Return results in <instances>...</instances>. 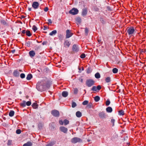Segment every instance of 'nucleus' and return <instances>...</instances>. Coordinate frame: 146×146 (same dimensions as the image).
Segmentation results:
<instances>
[{"mask_svg":"<svg viewBox=\"0 0 146 146\" xmlns=\"http://www.w3.org/2000/svg\"><path fill=\"white\" fill-rule=\"evenodd\" d=\"M45 82L42 80L38 82L36 84V89L38 91H43L45 87Z\"/></svg>","mask_w":146,"mask_h":146,"instance_id":"f257e3e1","label":"nucleus"},{"mask_svg":"<svg viewBox=\"0 0 146 146\" xmlns=\"http://www.w3.org/2000/svg\"><path fill=\"white\" fill-rule=\"evenodd\" d=\"M94 82L91 80H87L86 82V84L87 86L90 87L94 85Z\"/></svg>","mask_w":146,"mask_h":146,"instance_id":"f03ea898","label":"nucleus"},{"mask_svg":"<svg viewBox=\"0 0 146 146\" xmlns=\"http://www.w3.org/2000/svg\"><path fill=\"white\" fill-rule=\"evenodd\" d=\"M78 10L75 8H73L71 10L69 11L70 13L73 15H75L77 14L78 12Z\"/></svg>","mask_w":146,"mask_h":146,"instance_id":"7ed1b4c3","label":"nucleus"},{"mask_svg":"<svg viewBox=\"0 0 146 146\" xmlns=\"http://www.w3.org/2000/svg\"><path fill=\"white\" fill-rule=\"evenodd\" d=\"M66 38H68L71 36L73 35V33H71V31L70 30H67L66 31Z\"/></svg>","mask_w":146,"mask_h":146,"instance_id":"20e7f679","label":"nucleus"},{"mask_svg":"<svg viewBox=\"0 0 146 146\" xmlns=\"http://www.w3.org/2000/svg\"><path fill=\"white\" fill-rule=\"evenodd\" d=\"M82 141L81 139L78 137H75L72 138L71 140V142L74 143Z\"/></svg>","mask_w":146,"mask_h":146,"instance_id":"39448f33","label":"nucleus"},{"mask_svg":"<svg viewBox=\"0 0 146 146\" xmlns=\"http://www.w3.org/2000/svg\"><path fill=\"white\" fill-rule=\"evenodd\" d=\"M51 113L55 117H58L59 115V111L56 110H52L51 112Z\"/></svg>","mask_w":146,"mask_h":146,"instance_id":"423d86ee","label":"nucleus"},{"mask_svg":"<svg viewBox=\"0 0 146 146\" xmlns=\"http://www.w3.org/2000/svg\"><path fill=\"white\" fill-rule=\"evenodd\" d=\"M135 31L134 28L132 27L130 28L127 29V32L129 35L133 34Z\"/></svg>","mask_w":146,"mask_h":146,"instance_id":"0eeeda50","label":"nucleus"},{"mask_svg":"<svg viewBox=\"0 0 146 146\" xmlns=\"http://www.w3.org/2000/svg\"><path fill=\"white\" fill-rule=\"evenodd\" d=\"M39 4L37 2H34L33 3L32 7L35 9H37L39 6Z\"/></svg>","mask_w":146,"mask_h":146,"instance_id":"6e6552de","label":"nucleus"},{"mask_svg":"<svg viewBox=\"0 0 146 146\" xmlns=\"http://www.w3.org/2000/svg\"><path fill=\"white\" fill-rule=\"evenodd\" d=\"M60 130L64 133H66L68 129L67 128L64 127H60Z\"/></svg>","mask_w":146,"mask_h":146,"instance_id":"1a4fd4ad","label":"nucleus"},{"mask_svg":"<svg viewBox=\"0 0 146 146\" xmlns=\"http://www.w3.org/2000/svg\"><path fill=\"white\" fill-rule=\"evenodd\" d=\"M29 54L31 57H33L35 55V53L34 51L32 50L29 52Z\"/></svg>","mask_w":146,"mask_h":146,"instance_id":"9d476101","label":"nucleus"},{"mask_svg":"<svg viewBox=\"0 0 146 146\" xmlns=\"http://www.w3.org/2000/svg\"><path fill=\"white\" fill-rule=\"evenodd\" d=\"M13 74L14 76L16 77H17L19 76V73L18 71L16 70L14 72Z\"/></svg>","mask_w":146,"mask_h":146,"instance_id":"9b49d317","label":"nucleus"},{"mask_svg":"<svg viewBox=\"0 0 146 146\" xmlns=\"http://www.w3.org/2000/svg\"><path fill=\"white\" fill-rule=\"evenodd\" d=\"M76 116L78 117H80L82 115V114L81 112L80 111H77L76 113Z\"/></svg>","mask_w":146,"mask_h":146,"instance_id":"f8f14e48","label":"nucleus"},{"mask_svg":"<svg viewBox=\"0 0 146 146\" xmlns=\"http://www.w3.org/2000/svg\"><path fill=\"white\" fill-rule=\"evenodd\" d=\"M99 116L101 118L104 117L105 115L104 112H101L99 114Z\"/></svg>","mask_w":146,"mask_h":146,"instance_id":"ddd939ff","label":"nucleus"},{"mask_svg":"<svg viewBox=\"0 0 146 146\" xmlns=\"http://www.w3.org/2000/svg\"><path fill=\"white\" fill-rule=\"evenodd\" d=\"M56 33V31L55 30H54L49 33V35L52 36L55 35Z\"/></svg>","mask_w":146,"mask_h":146,"instance_id":"4468645a","label":"nucleus"},{"mask_svg":"<svg viewBox=\"0 0 146 146\" xmlns=\"http://www.w3.org/2000/svg\"><path fill=\"white\" fill-rule=\"evenodd\" d=\"M68 92L66 91L63 92L62 93V96L64 97H67L68 95Z\"/></svg>","mask_w":146,"mask_h":146,"instance_id":"2eb2a0df","label":"nucleus"},{"mask_svg":"<svg viewBox=\"0 0 146 146\" xmlns=\"http://www.w3.org/2000/svg\"><path fill=\"white\" fill-rule=\"evenodd\" d=\"M106 110L107 112H111L112 111V109L111 107H109L106 108Z\"/></svg>","mask_w":146,"mask_h":146,"instance_id":"dca6fc26","label":"nucleus"},{"mask_svg":"<svg viewBox=\"0 0 146 146\" xmlns=\"http://www.w3.org/2000/svg\"><path fill=\"white\" fill-rule=\"evenodd\" d=\"M72 49L74 51H77L78 50L77 46L76 45H73Z\"/></svg>","mask_w":146,"mask_h":146,"instance_id":"f3484780","label":"nucleus"},{"mask_svg":"<svg viewBox=\"0 0 146 146\" xmlns=\"http://www.w3.org/2000/svg\"><path fill=\"white\" fill-rule=\"evenodd\" d=\"M32 145V144L31 142H29L24 144L23 146H31Z\"/></svg>","mask_w":146,"mask_h":146,"instance_id":"a211bd4d","label":"nucleus"},{"mask_svg":"<svg viewBox=\"0 0 146 146\" xmlns=\"http://www.w3.org/2000/svg\"><path fill=\"white\" fill-rule=\"evenodd\" d=\"M64 44L65 46L68 47L70 44V43L67 40L65 42Z\"/></svg>","mask_w":146,"mask_h":146,"instance_id":"6ab92c4d","label":"nucleus"},{"mask_svg":"<svg viewBox=\"0 0 146 146\" xmlns=\"http://www.w3.org/2000/svg\"><path fill=\"white\" fill-rule=\"evenodd\" d=\"M32 106L33 108L36 109L38 107V105L36 103H34L32 104Z\"/></svg>","mask_w":146,"mask_h":146,"instance_id":"aec40b11","label":"nucleus"},{"mask_svg":"<svg viewBox=\"0 0 146 146\" xmlns=\"http://www.w3.org/2000/svg\"><path fill=\"white\" fill-rule=\"evenodd\" d=\"M94 99L95 102H98L100 100V98L98 96H96L94 98Z\"/></svg>","mask_w":146,"mask_h":146,"instance_id":"412c9836","label":"nucleus"},{"mask_svg":"<svg viewBox=\"0 0 146 146\" xmlns=\"http://www.w3.org/2000/svg\"><path fill=\"white\" fill-rule=\"evenodd\" d=\"M20 105L22 107H25L26 105V102L25 101H23L22 103L20 104Z\"/></svg>","mask_w":146,"mask_h":146,"instance_id":"4be33fe9","label":"nucleus"},{"mask_svg":"<svg viewBox=\"0 0 146 146\" xmlns=\"http://www.w3.org/2000/svg\"><path fill=\"white\" fill-rule=\"evenodd\" d=\"M95 76L96 78H99L100 77V76L99 73H97L95 74Z\"/></svg>","mask_w":146,"mask_h":146,"instance_id":"5701e85b","label":"nucleus"},{"mask_svg":"<svg viewBox=\"0 0 146 146\" xmlns=\"http://www.w3.org/2000/svg\"><path fill=\"white\" fill-rule=\"evenodd\" d=\"M32 76L31 74H29L27 75V80H29L32 78Z\"/></svg>","mask_w":146,"mask_h":146,"instance_id":"b1692460","label":"nucleus"},{"mask_svg":"<svg viewBox=\"0 0 146 146\" xmlns=\"http://www.w3.org/2000/svg\"><path fill=\"white\" fill-rule=\"evenodd\" d=\"M14 114V112L13 111H11L9 114V116L12 117L13 116Z\"/></svg>","mask_w":146,"mask_h":146,"instance_id":"393cba45","label":"nucleus"},{"mask_svg":"<svg viewBox=\"0 0 146 146\" xmlns=\"http://www.w3.org/2000/svg\"><path fill=\"white\" fill-rule=\"evenodd\" d=\"M87 11L86 9H84L83 10L82 14L83 15H85L87 13Z\"/></svg>","mask_w":146,"mask_h":146,"instance_id":"a878e982","label":"nucleus"},{"mask_svg":"<svg viewBox=\"0 0 146 146\" xmlns=\"http://www.w3.org/2000/svg\"><path fill=\"white\" fill-rule=\"evenodd\" d=\"M118 69L116 68H114L112 70V72L114 73H116L117 72Z\"/></svg>","mask_w":146,"mask_h":146,"instance_id":"bb28decb","label":"nucleus"},{"mask_svg":"<svg viewBox=\"0 0 146 146\" xmlns=\"http://www.w3.org/2000/svg\"><path fill=\"white\" fill-rule=\"evenodd\" d=\"M119 113L120 115H123L124 114V112L123 110H120L119 111Z\"/></svg>","mask_w":146,"mask_h":146,"instance_id":"cd10ccee","label":"nucleus"},{"mask_svg":"<svg viewBox=\"0 0 146 146\" xmlns=\"http://www.w3.org/2000/svg\"><path fill=\"white\" fill-rule=\"evenodd\" d=\"M26 34L28 36H30L31 35L30 32L29 31H26Z\"/></svg>","mask_w":146,"mask_h":146,"instance_id":"c85d7f7f","label":"nucleus"},{"mask_svg":"<svg viewBox=\"0 0 146 146\" xmlns=\"http://www.w3.org/2000/svg\"><path fill=\"white\" fill-rule=\"evenodd\" d=\"M64 122L65 125H66L68 124L69 121L66 119H65L64 121Z\"/></svg>","mask_w":146,"mask_h":146,"instance_id":"c756f323","label":"nucleus"},{"mask_svg":"<svg viewBox=\"0 0 146 146\" xmlns=\"http://www.w3.org/2000/svg\"><path fill=\"white\" fill-rule=\"evenodd\" d=\"M88 101L87 100H85L82 103V104L84 105H86L88 103Z\"/></svg>","mask_w":146,"mask_h":146,"instance_id":"7c9ffc66","label":"nucleus"},{"mask_svg":"<svg viewBox=\"0 0 146 146\" xmlns=\"http://www.w3.org/2000/svg\"><path fill=\"white\" fill-rule=\"evenodd\" d=\"M78 89L76 88H74V93L75 94H76L78 93Z\"/></svg>","mask_w":146,"mask_h":146,"instance_id":"2f4dec72","label":"nucleus"},{"mask_svg":"<svg viewBox=\"0 0 146 146\" xmlns=\"http://www.w3.org/2000/svg\"><path fill=\"white\" fill-rule=\"evenodd\" d=\"M106 81L107 82H109L110 81V78L109 77H108L106 79Z\"/></svg>","mask_w":146,"mask_h":146,"instance_id":"473e14b6","label":"nucleus"},{"mask_svg":"<svg viewBox=\"0 0 146 146\" xmlns=\"http://www.w3.org/2000/svg\"><path fill=\"white\" fill-rule=\"evenodd\" d=\"M33 29L35 32L37 30V28L35 26H33L32 28Z\"/></svg>","mask_w":146,"mask_h":146,"instance_id":"72a5a7b5","label":"nucleus"},{"mask_svg":"<svg viewBox=\"0 0 146 146\" xmlns=\"http://www.w3.org/2000/svg\"><path fill=\"white\" fill-rule=\"evenodd\" d=\"M31 102L30 101H28L27 102H26V105L29 106H30L31 104Z\"/></svg>","mask_w":146,"mask_h":146,"instance_id":"f704fd0d","label":"nucleus"},{"mask_svg":"<svg viewBox=\"0 0 146 146\" xmlns=\"http://www.w3.org/2000/svg\"><path fill=\"white\" fill-rule=\"evenodd\" d=\"M92 90L94 91H96L97 90V88L96 86H93L92 89Z\"/></svg>","mask_w":146,"mask_h":146,"instance_id":"c9c22d12","label":"nucleus"},{"mask_svg":"<svg viewBox=\"0 0 146 146\" xmlns=\"http://www.w3.org/2000/svg\"><path fill=\"white\" fill-rule=\"evenodd\" d=\"M21 133V131L20 129H17L16 131V133L17 134H20Z\"/></svg>","mask_w":146,"mask_h":146,"instance_id":"e433bc0d","label":"nucleus"},{"mask_svg":"<svg viewBox=\"0 0 146 146\" xmlns=\"http://www.w3.org/2000/svg\"><path fill=\"white\" fill-rule=\"evenodd\" d=\"M110 102L109 100H107L106 102V104L107 106H108L110 104Z\"/></svg>","mask_w":146,"mask_h":146,"instance_id":"4c0bfd02","label":"nucleus"},{"mask_svg":"<svg viewBox=\"0 0 146 146\" xmlns=\"http://www.w3.org/2000/svg\"><path fill=\"white\" fill-rule=\"evenodd\" d=\"M85 54H83L81 55L80 57L82 58H84L85 57Z\"/></svg>","mask_w":146,"mask_h":146,"instance_id":"58836bf2","label":"nucleus"},{"mask_svg":"<svg viewBox=\"0 0 146 146\" xmlns=\"http://www.w3.org/2000/svg\"><path fill=\"white\" fill-rule=\"evenodd\" d=\"M76 106V104L75 102H73L72 104V107L73 108H74Z\"/></svg>","mask_w":146,"mask_h":146,"instance_id":"ea45409f","label":"nucleus"},{"mask_svg":"<svg viewBox=\"0 0 146 146\" xmlns=\"http://www.w3.org/2000/svg\"><path fill=\"white\" fill-rule=\"evenodd\" d=\"M25 74L23 73H22L20 75V77L22 78H24L25 77Z\"/></svg>","mask_w":146,"mask_h":146,"instance_id":"a19ab883","label":"nucleus"},{"mask_svg":"<svg viewBox=\"0 0 146 146\" xmlns=\"http://www.w3.org/2000/svg\"><path fill=\"white\" fill-rule=\"evenodd\" d=\"M88 32V30L87 28H85V32L86 35H87Z\"/></svg>","mask_w":146,"mask_h":146,"instance_id":"79ce46f5","label":"nucleus"},{"mask_svg":"<svg viewBox=\"0 0 146 146\" xmlns=\"http://www.w3.org/2000/svg\"><path fill=\"white\" fill-rule=\"evenodd\" d=\"M53 145L52 143H50L46 145V146H52Z\"/></svg>","mask_w":146,"mask_h":146,"instance_id":"37998d69","label":"nucleus"},{"mask_svg":"<svg viewBox=\"0 0 146 146\" xmlns=\"http://www.w3.org/2000/svg\"><path fill=\"white\" fill-rule=\"evenodd\" d=\"M96 87L97 88V90H100L101 88V86L100 85L98 86L97 87Z\"/></svg>","mask_w":146,"mask_h":146,"instance_id":"c03bdc74","label":"nucleus"},{"mask_svg":"<svg viewBox=\"0 0 146 146\" xmlns=\"http://www.w3.org/2000/svg\"><path fill=\"white\" fill-rule=\"evenodd\" d=\"M59 123L61 125H62L63 124V122L62 120H60L59 121Z\"/></svg>","mask_w":146,"mask_h":146,"instance_id":"a18cd8bd","label":"nucleus"},{"mask_svg":"<svg viewBox=\"0 0 146 146\" xmlns=\"http://www.w3.org/2000/svg\"><path fill=\"white\" fill-rule=\"evenodd\" d=\"M115 122V120L113 119H111V122L112 123L113 125H114V123Z\"/></svg>","mask_w":146,"mask_h":146,"instance_id":"49530a36","label":"nucleus"},{"mask_svg":"<svg viewBox=\"0 0 146 146\" xmlns=\"http://www.w3.org/2000/svg\"><path fill=\"white\" fill-rule=\"evenodd\" d=\"M48 7H46L44 9V10L45 11L47 12L48 10Z\"/></svg>","mask_w":146,"mask_h":146,"instance_id":"de8ad7c7","label":"nucleus"},{"mask_svg":"<svg viewBox=\"0 0 146 146\" xmlns=\"http://www.w3.org/2000/svg\"><path fill=\"white\" fill-rule=\"evenodd\" d=\"M48 24L50 23L51 24L52 23V21L50 19H48Z\"/></svg>","mask_w":146,"mask_h":146,"instance_id":"09e8293b","label":"nucleus"},{"mask_svg":"<svg viewBox=\"0 0 146 146\" xmlns=\"http://www.w3.org/2000/svg\"><path fill=\"white\" fill-rule=\"evenodd\" d=\"M79 80L81 82H83V80L82 78H80L79 79Z\"/></svg>","mask_w":146,"mask_h":146,"instance_id":"8fccbe9b","label":"nucleus"},{"mask_svg":"<svg viewBox=\"0 0 146 146\" xmlns=\"http://www.w3.org/2000/svg\"><path fill=\"white\" fill-rule=\"evenodd\" d=\"M47 26H44V30H46V29H47Z\"/></svg>","mask_w":146,"mask_h":146,"instance_id":"3c124183","label":"nucleus"},{"mask_svg":"<svg viewBox=\"0 0 146 146\" xmlns=\"http://www.w3.org/2000/svg\"><path fill=\"white\" fill-rule=\"evenodd\" d=\"M2 23H3V24H6V23L5 21H3H3H2Z\"/></svg>","mask_w":146,"mask_h":146,"instance_id":"603ef678","label":"nucleus"},{"mask_svg":"<svg viewBox=\"0 0 146 146\" xmlns=\"http://www.w3.org/2000/svg\"><path fill=\"white\" fill-rule=\"evenodd\" d=\"M25 31H23V32H22V33H25Z\"/></svg>","mask_w":146,"mask_h":146,"instance_id":"864d4df0","label":"nucleus"},{"mask_svg":"<svg viewBox=\"0 0 146 146\" xmlns=\"http://www.w3.org/2000/svg\"><path fill=\"white\" fill-rule=\"evenodd\" d=\"M78 69L79 70H81V69L80 68H78Z\"/></svg>","mask_w":146,"mask_h":146,"instance_id":"5fc2aeb1","label":"nucleus"},{"mask_svg":"<svg viewBox=\"0 0 146 146\" xmlns=\"http://www.w3.org/2000/svg\"><path fill=\"white\" fill-rule=\"evenodd\" d=\"M26 98H28V96H26Z\"/></svg>","mask_w":146,"mask_h":146,"instance_id":"6e6d98bb","label":"nucleus"},{"mask_svg":"<svg viewBox=\"0 0 146 146\" xmlns=\"http://www.w3.org/2000/svg\"><path fill=\"white\" fill-rule=\"evenodd\" d=\"M29 10H30V11H31V9H29Z\"/></svg>","mask_w":146,"mask_h":146,"instance_id":"4d7b16f0","label":"nucleus"},{"mask_svg":"<svg viewBox=\"0 0 146 146\" xmlns=\"http://www.w3.org/2000/svg\"><path fill=\"white\" fill-rule=\"evenodd\" d=\"M19 71H20V72H22L21 70H19Z\"/></svg>","mask_w":146,"mask_h":146,"instance_id":"13d9d810","label":"nucleus"},{"mask_svg":"<svg viewBox=\"0 0 146 146\" xmlns=\"http://www.w3.org/2000/svg\"><path fill=\"white\" fill-rule=\"evenodd\" d=\"M82 70H83V68H82Z\"/></svg>","mask_w":146,"mask_h":146,"instance_id":"bf43d9fd","label":"nucleus"},{"mask_svg":"<svg viewBox=\"0 0 146 146\" xmlns=\"http://www.w3.org/2000/svg\"><path fill=\"white\" fill-rule=\"evenodd\" d=\"M79 19V20H80V19Z\"/></svg>","mask_w":146,"mask_h":146,"instance_id":"052dcab7","label":"nucleus"}]
</instances>
